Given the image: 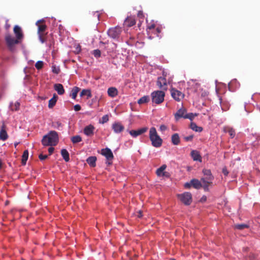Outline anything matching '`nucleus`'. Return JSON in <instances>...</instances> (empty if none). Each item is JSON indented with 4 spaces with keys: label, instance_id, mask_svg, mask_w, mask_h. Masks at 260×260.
Here are the masks:
<instances>
[{
    "label": "nucleus",
    "instance_id": "obj_1",
    "mask_svg": "<svg viewBox=\"0 0 260 260\" xmlns=\"http://www.w3.org/2000/svg\"><path fill=\"white\" fill-rule=\"evenodd\" d=\"M13 32L15 37L9 33L5 36V41L7 48L11 52H15L16 50V45L21 44L24 39V34L22 28L18 25H15L13 28Z\"/></svg>",
    "mask_w": 260,
    "mask_h": 260
},
{
    "label": "nucleus",
    "instance_id": "obj_2",
    "mask_svg": "<svg viewBox=\"0 0 260 260\" xmlns=\"http://www.w3.org/2000/svg\"><path fill=\"white\" fill-rule=\"evenodd\" d=\"M58 140L57 133L54 131H51L43 137L42 143L45 146H55L57 145Z\"/></svg>",
    "mask_w": 260,
    "mask_h": 260
},
{
    "label": "nucleus",
    "instance_id": "obj_3",
    "mask_svg": "<svg viewBox=\"0 0 260 260\" xmlns=\"http://www.w3.org/2000/svg\"><path fill=\"white\" fill-rule=\"evenodd\" d=\"M202 172L205 177L201 179V181L203 183V188L205 191L209 190V186L212 184L214 176L212 175L210 170L204 169Z\"/></svg>",
    "mask_w": 260,
    "mask_h": 260
},
{
    "label": "nucleus",
    "instance_id": "obj_4",
    "mask_svg": "<svg viewBox=\"0 0 260 260\" xmlns=\"http://www.w3.org/2000/svg\"><path fill=\"white\" fill-rule=\"evenodd\" d=\"M149 138L153 147L158 148L161 146L162 140L158 135L156 128L154 127H152L150 129Z\"/></svg>",
    "mask_w": 260,
    "mask_h": 260
},
{
    "label": "nucleus",
    "instance_id": "obj_5",
    "mask_svg": "<svg viewBox=\"0 0 260 260\" xmlns=\"http://www.w3.org/2000/svg\"><path fill=\"white\" fill-rule=\"evenodd\" d=\"M165 93L163 91L156 90L151 94V100L153 103L160 104L164 101Z\"/></svg>",
    "mask_w": 260,
    "mask_h": 260
},
{
    "label": "nucleus",
    "instance_id": "obj_6",
    "mask_svg": "<svg viewBox=\"0 0 260 260\" xmlns=\"http://www.w3.org/2000/svg\"><path fill=\"white\" fill-rule=\"evenodd\" d=\"M122 32V29L119 26L110 28L108 29L107 34L109 37L113 39H118Z\"/></svg>",
    "mask_w": 260,
    "mask_h": 260
},
{
    "label": "nucleus",
    "instance_id": "obj_7",
    "mask_svg": "<svg viewBox=\"0 0 260 260\" xmlns=\"http://www.w3.org/2000/svg\"><path fill=\"white\" fill-rule=\"evenodd\" d=\"M179 200L185 205H189L192 202V195L189 192H185L178 195Z\"/></svg>",
    "mask_w": 260,
    "mask_h": 260
},
{
    "label": "nucleus",
    "instance_id": "obj_8",
    "mask_svg": "<svg viewBox=\"0 0 260 260\" xmlns=\"http://www.w3.org/2000/svg\"><path fill=\"white\" fill-rule=\"evenodd\" d=\"M171 92L173 98L177 101H180L184 96L183 93L175 88H172Z\"/></svg>",
    "mask_w": 260,
    "mask_h": 260
},
{
    "label": "nucleus",
    "instance_id": "obj_9",
    "mask_svg": "<svg viewBox=\"0 0 260 260\" xmlns=\"http://www.w3.org/2000/svg\"><path fill=\"white\" fill-rule=\"evenodd\" d=\"M157 85L162 90L167 89V83L166 78L159 77L157 78Z\"/></svg>",
    "mask_w": 260,
    "mask_h": 260
},
{
    "label": "nucleus",
    "instance_id": "obj_10",
    "mask_svg": "<svg viewBox=\"0 0 260 260\" xmlns=\"http://www.w3.org/2000/svg\"><path fill=\"white\" fill-rule=\"evenodd\" d=\"M101 154L105 156L108 160H112L114 156L110 149L106 148L102 149Z\"/></svg>",
    "mask_w": 260,
    "mask_h": 260
},
{
    "label": "nucleus",
    "instance_id": "obj_11",
    "mask_svg": "<svg viewBox=\"0 0 260 260\" xmlns=\"http://www.w3.org/2000/svg\"><path fill=\"white\" fill-rule=\"evenodd\" d=\"M44 20H39L36 22V25L38 27V35H41L42 34H47L45 31L47 28V26L45 24H40L41 22H43Z\"/></svg>",
    "mask_w": 260,
    "mask_h": 260
},
{
    "label": "nucleus",
    "instance_id": "obj_12",
    "mask_svg": "<svg viewBox=\"0 0 260 260\" xmlns=\"http://www.w3.org/2000/svg\"><path fill=\"white\" fill-rule=\"evenodd\" d=\"M147 129L148 128L147 127H144L137 131L131 130L129 132V133L133 137L136 138L139 135H140L146 132Z\"/></svg>",
    "mask_w": 260,
    "mask_h": 260
},
{
    "label": "nucleus",
    "instance_id": "obj_13",
    "mask_svg": "<svg viewBox=\"0 0 260 260\" xmlns=\"http://www.w3.org/2000/svg\"><path fill=\"white\" fill-rule=\"evenodd\" d=\"M186 110L185 108H182L179 109L177 112L174 114L175 119L178 121L180 118H184L186 114Z\"/></svg>",
    "mask_w": 260,
    "mask_h": 260
},
{
    "label": "nucleus",
    "instance_id": "obj_14",
    "mask_svg": "<svg viewBox=\"0 0 260 260\" xmlns=\"http://www.w3.org/2000/svg\"><path fill=\"white\" fill-rule=\"evenodd\" d=\"M94 127L91 124L85 126L83 129L84 134L87 136H92L94 134Z\"/></svg>",
    "mask_w": 260,
    "mask_h": 260
},
{
    "label": "nucleus",
    "instance_id": "obj_15",
    "mask_svg": "<svg viewBox=\"0 0 260 260\" xmlns=\"http://www.w3.org/2000/svg\"><path fill=\"white\" fill-rule=\"evenodd\" d=\"M112 128L115 133H120L124 129V127L120 122L114 123L112 125Z\"/></svg>",
    "mask_w": 260,
    "mask_h": 260
},
{
    "label": "nucleus",
    "instance_id": "obj_16",
    "mask_svg": "<svg viewBox=\"0 0 260 260\" xmlns=\"http://www.w3.org/2000/svg\"><path fill=\"white\" fill-rule=\"evenodd\" d=\"M135 18L133 16L127 17L124 21V25L127 27H131L136 24Z\"/></svg>",
    "mask_w": 260,
    "mask_h": 260
},
{
    "label": "nucleus",
    "instance_id": "obj_17",
    "mask_svg": "<svg viewBox=\"0 0 260 260\" xmlns=\"http://www.w3.org/2000/svg\"><path fill=\"white\" fill-rule=\"evenodd\" d=\"M8 136L6 131V125L3 123L0 131V139L3 141L8 139Z\"/></svg>",
    "mask_w": 260,
    "mask_h": 260
},
{
    "label": "nucleus",
    "instance_id": "obj_18",
    "mask_svg": "<svg viewBox=\"0 0 260 260\" xmlns=\"http://www.w3.org/2000/svg\"><path fill=\"white\" fill-rule=\"evenodd\" d=\"M191 156L193 160L202 161V157L198 151L192 150L191 152Z\"/></svg>",
    "mask_w": 260,
    "mask_h": 260
},
{
    "label": "nucleus",
    "instance_id": "obj_19",
    "mask_svg": "<svg viewBox=\"0 0 260 260\" xmlns=\"http://www.w3.org/2000/svg\"><path fill=\"white\" fill-rule=\"evenodd\" d=\"M191 183L192 186L196 189H200L203 187V183L201 181H199L197 179H192L191 180Z\"/></svg>",
    "mask_w": 260,
    "mask_h": 260
},
{
    "label": "nucleus",
    "instance_id": "obj_20",
    "mask_svg": "<svg viewBox=\"0 0 260 260\" xmlns=\"http://www.w3.org/2000/svg\"><path fill=\"white\" fill-rule=\"evenodd\" d=\"M107 93L109 96L114 98L118 95V92L116 88L111 87L108 89Z\"/></svg>",
    "mask_w": 260,
    "mask_h": 260
},
{
    "label": "nucleus",
    "instance_id": "obj_21",
    "mask_svg": "<svg viewBox=\"0 0 260 260\" xmlns=\"http://www.w3.org/2000/svg\"><path fill=\"white\" fill-rule=\"evenodd\" d=\"M54 89L57 92L59 95H62L64 93V89L62 84L58 83L55 84L54 86Z\"/></svg>",
    "mask_w": 260,
    "mask_h": 260
},
{
    "label": "nucleus",
    "instance_id": "obj_22",
    "mask_svg": "<svg viewBox=\"0 0 260 260\" xmlns=\"http://www.w3.org/2000/svg\"><path fill=\"white\" fill-rule=\"evenodd\" d=\"M223 131L225 133H228L231 136V138H233L236 135L235 129L231 127L226 126L223 128Z\"/></svg>",
    "mask_w": 260,
    "mask_h": 260
},
{
    "label": "nucleus",
    "instance_id": "obj_23",
    "mask_svg": "<svg viewBox=\"0 0 260 260\" xmlns=\"http://www.w3.org/2000/svg\"><path fill=\"white\" fill-rule=\"evenodd\" d=\"M96 157L94 156H90L86 159L88 164L91 167H94L96 166Z\"/></svg>",
    "mask_w": 260,
    "mask_h": 260
},
{
    "label": "nucleus",
    "instance_id": "obj_24",
    "mask_svg": "<svg viewBox=\"0 0 260 260\" xmlns=\"http://www.w3.org/2000/svg\"><path fill=\"white\" fill-rule=\"evenodd\" d=\"M171 141L172 143L175 145H177L180 143V137L177 133L174 134L172 136Z\"/></svg>",
    "mask_w": 260,
    "mask_h": 260
},
{
    "label": "nucleus",
    "instance_id": "obj_25",
    "mask_svg": "<svg viewBox=\"0 0 260 260\" xmlns=\"http://www.w3.org/2000/svg\"><path fill=\"white\" fill-rule=\"evenodd\" d=\"M57 96L54 94L53 96L49 101L48 107L49 108H52L57 102Z\"/></svg>",
    "mask_w": 260,
    "mask_h": 260
},
{
    "label": "nucleus",
    "instance_id": "obj_26",
    "mask_svg": "<svg viewBox=\"0 0 260 260\" xmlns=\"http://www.w3.org/2000/svg\"><path fill=\"white\" fill-rule=\"evenodd\" d=\"M61 155L65 161L68 162L70 160L69 153L66 149L61 150Z\"/></svg>",
    "mask_w": 260,
    "mask_h": 260
},
{
    "label": "nucleus",
    "instance_id": "obj_27",
    "mask_svg": "<svg viewBox=\"0 0 260 260\" xmlns=\"http://www.w3.org/2000/svg\"><path fill=\"white\" fill-rule=\"evenodd\" d=\"M20 103L19 102H16L15 103H11L10 104V108L11 111H18L19 109Z\"/></svg>",
    "mask_w": 260,
    "mask_h": 260
},
{
    "label": "nucleus",
    "instance_id": "obj_28",
    "mask_svg": "<svg viewBox=\"0 0 260 260\" xmlns=\"http://www.w3.org/2000/svg\"><path fill=\"white\" fill-rule=\"evenodd\" d=\"M80 88L77 86L74 87L71 91V92L70 93V96L72 97V99H75L77 97V95L78 93V92L80 90Z\"/></svg>",
    "mask_w": 260,
    "mask_h": 260
},
{
    "label": "nucleus",
    "instance_id": "obj_29",
    "mask_svg": "<svg viewBox=\"0 0 260 260\" xmlns=\"http://www.w3.org/2000/svg\"><path fill=\"white\" fill-rule=\"evenodd\" d=\"M167 166L166 165H162L160 168H159L156 170V174L158 176H165V172H164V171L166 169Z\"/></svg>",
    "mask_w": 260,
    "mask_h": 260
},
{
    "label": "nucleus",
    "instance_id": "obj_30",
    "mask_svg": "<svg viewBox=\"0 0 260 260\" xmlns=\"http://www.w3.org/2000/svg\"><path fill=\"white\" fill-rule=\"evenodd\" d=\"M28 157V151L27 150H25L24 151L22 156V160L21 163L22 165H25L26 163V161Z\"/></svg>",
    "mask_w": 260,
    "mask_h": 260
},
{
    "label": "nucleus",
    "instance_id": "obj_31",
    "mask_svg": "<svg viewBox=\"0 0 260 260\" xmlns=\"http://www.w3.org/2000/svg\"><path fill=\"white\" fill-rule=\"evenodd\" d=\"M190 127L193 131L197 132H201L203 131V128L201 126H198L195 123L191 122Z\"/></svg>",
    "mask_w": 260,
    "mask_h": 260
},
{
    "label": "nucleus",
    "instance_id": "obj_32",
    "mask_svg": "<svg viewBox=\"0 0 260 260\" xmlns=\"http://www.w3.org/2000/svg\"><path fill=\"white\" fill-rule=\"evenodd\" d=\"M80 95L81 97L84 95H87V99H89L92 96V94L90 89H83L80 92Z\"/></svg>",
    "mask_w": 260,
    "mask_h": 260
},
{
    "label": "nucleus",
    "instance_id": "obj_33",
    "mask_svg": "<svg viewBox=\"0 0 260 260\" xmlns=\"http://www.w3.org/2000/svg\"><path fill=\"white\" fill-rule=\"evenodd\" d=\"M149 101V97L148 96H143L138 101V103L139 104H142L148 103Z\"/></svg>",
    "mask_w": 260,
    "mask_h": 260
},
{
    "label": "nucleus",
    "instance_id": "obj_34",
    "mask_svg": "<svg viewBox=\"0 0 260 260\" xmlns=\"http://www.w3.org/2000/svg\"><path fill=\"white\" fill-rule=\"evenodd\" d=\"M71 141L73 143L76 144L81 142L82 138L79 135H76L71 138Z\"/></svg>",
    "mask_w": 260,
    "mask_h": 260
},
{
    "label": "nucleus",
    "instance_id": "obj_35",
    "mask_svg": "<svg viewBox=\"0 0 260 260\" xmlns=\"http://www.w3.org/2000/svg\"><path fill=\"white\" fill-rule=\"evenodd\" d=\"M249 226L247 224H237L235 225V228L238 230H242L245 228H249Z\"/></svg>",
    "mask_w": 260,
    "mask_h": 260
},
{
    "label": "nucleus",
    "instance_id": "obj_36",
    "mask_svg": "<svg viewBox=\"0 0 260 260\" xmlns=\"http://www.w3.org/2000/svg\"><path fill=\"white\" fill-rule=\"evenodd\" d=\"M198 116V114H193L192 113H190L188 114H186L184 118L185 119H189L190 120H192L193 118Z\"/></svg>",
    "mask_w": 260,
    "mask_h": 260
},
{
    "label": "nucleus",
    "instance_id": "obj_37",
    "mask_svg": "<svg viewBox=\"0 0 260 260\" xmlns=\"http://www.w3.org/2000/svg\"><path fill=\"white\" fill-rule=\"evenodd\" d=\"M109 121V116L108 115H104L100 120V123L104 124Z\"/></svg>",
    "mask_w": 260,
    "mask_h": 260
},
{
    "label": "nucleus",
    "instance_id": "obj_38",
    "mask_svg": "<svg viewBox=\"0 0 260 260\" xmlns=\"http://www.w3.org/2000/svg\"><path fill=\"white\" fill-rule=\"evenodd\" d=\"M44 65V62L42 61H38L35 64V67L38 70L41 69Z\"/></svg>",
    "mask_w": 260,
    "mask_h": 260
},
{
    "label": "nucleus",
    "instance_id": "obj_39",
    "mask_svg": "<svg viewBox=\"0 0 260 260\" xmlns=\"http://www.w3.org/2000/svg\"><path fill=\"white\" fill-rule=\"evenodd\" d=\"M92 54L96 58H99L101 56V52L99 49H95L93 51Z\"/></svg>",
    "mask_w": 260,
    "mask_h": 260
},
{
    "label": "nucleus",
    "instance_id": "obj_40",
    "mask_svg": "<svg viewBox=\"0 0 260 260\" xmlns=\"http://www.w3.org/2000/svg\"><path fill=\"white\" fill-rule=\"evenodd\" d=\"M47 34H42L41 35H38L39 40L42 43H44L46 42V35Z\"/></svg>",
    "mask_w": 260,
    "mask_h": 260
},
{
    "label": "nucleus",
    "instance_id": "obj_41",
    "mask_svg": "<svg viewBox=\"0 0 260 260\" xmlns=\"http://www.w3.org/2000/svg\"><path fill=\"white\" fill-rule=\"evenodd\" d=\"M52 71L53 73L56 74H58L60 72V69L58 67H56L55 66H53L52 67Z\"/></svg>",
    "mask_w": 260,
    "mask_h": 260
},
{
    "label": "nucleus",
    "instance_id": "obj_42",
    "mask_svg": "<svg viewBox=\"0 0 260 260\" xmlns=\"http://www.w3.org/2000/svg\"><path fill=\"white\" fill-rule=\"evenodd\" d=\"M138 17L141 19H144V15L143 14V12L142 11H138V13L137 14Z\"/></svg>",
    "mask_w": 260,
    "mask_h": 260
},
{
    "label": "nucleus",
    "instance_id": "obj_43",
    "mask_svg": "<svg viewBox=\"0 0 260 260\" xmlns=\"http://www.w3.org/2000/svg\"><path fill=\"white\" fill-rule=\"evenodd\" d=\"M161 31V28L160 27H157L155 30L154 34L156 35L157 37H159V34H160Z\"/></svg>",
    "mask_w": 260,
    "mask_h": 260
},
{
    "label": "nucleus",
    "instance_id": "obj_44",
    "mask_svg": "<svg viewBox=\"0 0 260 260\" xmlns=\"http://www.w3.org/2000/svg\"><path fill=\"white\" fill-rule=\"evenodd\" d=\"M193 138V135H189L188 136L184 137V139L186 141H191L192 140Z\"/></svg>",
    "mask_w": 260,
    "mask_h": 260
},
{
    "label": "nucleus",
    "instance_id": "obj_45",
    "mask_svg": "<svg viewBox=\"0 0 260 260\" xmlns=\"http://www.w3.org/2000/svg\"><path fill=\"white\" fill-rule=\"evenodd\" d=\"M229 106L226 105L225 103H223L221 105V109L223 111H226L229 109Z\"/></svg>",
    "mask_w": 260,
    "mask_h": 260
},
{
    "label": "nucleus",
    "instance_id": "obj_46",
    "mask_svg": "<svg viewBox=\"0 0 260 260\" xmlns=\"http://www.w3.org/2000/svg\"><path fill=\"white\" fill-rule=\"evenodd\" d=\"M48 155H43L42 154H40L39 155V158L41 160H44L47 158Z\"/></svg>",
    "mask_w": 260,
    "mask_h": 260
},
{
    "label": "nucleus",
    "instance_id": "obj_47",
    "mask_svg": "<svg viewBox=\"0 0 260 260\" xmlns=\"http://www.w3.org/2000/svg\"><path fill=\"white\" fill-rule=\"evenodd\" d=\"M222 172L224 174V175H225L226 176H228L229 174V171H228V170L225 167H224V168H222Z\"/></svg>",
    "mask_w": 260,
    "mask_h": 260
},
{
    "label": "nucleus",
    "instance_id": "obj_48",
    "mask_svg": "<svg viewBox=\"0 0 260 260\" xmlns=\"http://www.w3.org/2000/svg\"><path fill=\"white\" fill-rule=\"evenodd\" d=\"M81 109V108L80 105L77 104L74 106V109L75 111H79Z\"/></svg>",
    "mask_w": 260,
    "mask_h": 260
},
{
    "label": "nucleus",
    "instance_id": "obj_49",
    "mask_svg": "<svg viewBox=\"0 0 260 260\" xmlns=\"http://www.w3.org/2000/svg\"><path fill=\"white\" fill-rule=\"evenodd\" d=\"M160 131L161 132L165 131L167 129V126L165 125H161L159 127Z\"/></svg>",
    "mask_w": 260,
    "mask_h": 260
},
{
    "label": "nucleus",
    "instance_id": "obj_50",
    "mask_svg": "<svg viewBox=\"0 0 260 260\" xmlns=\"http://www.w3.org/2000/svg\"><path fill=\"white\" fill-rule=\"evenodd\" d=\"M192 186L191 181L190 182H186L184 184V187L186 188H189Z\"/></svg>",
    "mask_w": 260,
    "mask_h": 260
},
{
    "label": "nucleus",
    "instance_id": "obj_51",
    "mask_svg": "<svg viewBox=\"0 0 260 260\" xmlns=\"http://www.w3.org/2000/svg\"><path fill=\"white\" fill-rule=\"evenodd\" d=\"M155 27V25L154 24H152L149 26H148L147 27V30L149 29V30H152V29H154V28Z\"/></svg>",
    "mask_w": 260,
    "mask_h": 260
},
{
    "label": "nucleus",
    "instance_id": "obj_52",
    "mask_svg": "<svg viewBox=\"0 0 260 260\" xmlns=\"http://www.w3.org/2000/svg\"><path fill=\"white\" fill-rule=\"evenodd\" d=\"M142 212L141 210H139L137 213V216L139 218H141L142 217Z\"/></svg>",
    "mask_w": 260,
    "mask_h": 260
},
{
    "label": "nucleus",
    "instance_id": "obj_53",
    "mask_svg": "<svg viewBox=\"0 0 260 260\" xmlns=\"http://www.w3.org/2000/svg\"><path fill=\"white\" fill-rule=\"evenodd\" d=\"M54 148L52 147H49L48 149V152L49 153V155H51L54 151Z\"/></svg>",
    "mask_w": 260,
    "mask_h": 260
},
{
    "label": "nucleus",
    "instance_id": "obj_54",
    "mask_svg": "<svg viewBox=\"0 0 260 260\" xmlns=\"http://www.w3.org/2000/svg\"><path fill=\"white\" fill-rule=\"evenodd\" d=\"M81 51V47L79 45L76 48L75 52L76 53H79Z\"/></svg>",
    "mask_w": 260,
    "mask_h": 260
},
{
    "label": "nucleus",
    "instance_id": "obj_55",
    "mask_svg": "<svg viewBox=\"0 0 260 260\" xmlns=\"http://www.w3.org/2000/svg\"><path fill=\"white\" fill-rule=\"evenodd\" d=\"M112 160H107V161L106 162V164L108 165V166H110L112 164Z\"/></svg>",
    "mask_w": 260,
    "mask_h": 260
},
{
    "label": "nucleus",
    "instance_id": "obj_56",
    "mask_svg": "<svg viewBox=\"0 0 260 260\" xmlns=\"http://www.w3.org/2000/svg\"><path fill=\"white\" fill-rule=\"evenodd\" d=\"M3 165L2 160L1 159H0V169L2 168Z\"/></svg>",
    "mask_w": 260,
    "mask_h": 260
},
{
    "label": "nucleus",
    "instance_id": "obj_57",
    "mask_svg": "<svg viewBox=\"0 0 260 260\" xmlns=\"http://www.w3.org/2000/svg\"><path fill=\"white\" fill-rule=\"evenodd\" d=\"M201 200L202 201H206V197H202Z\"/></svg>",
    "mask_w": 260,
    "mask_h": 260
}]
</instances>
